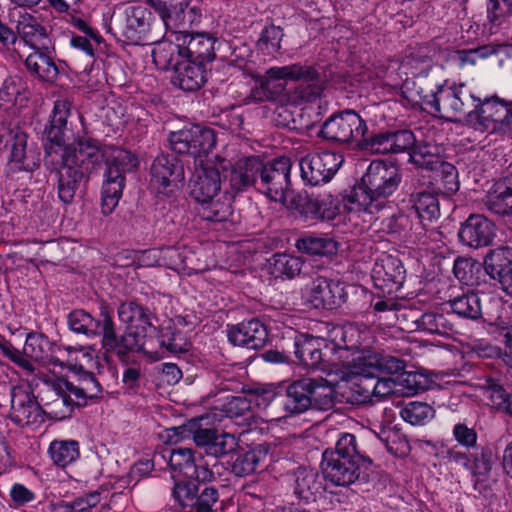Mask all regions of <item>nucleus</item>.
I'll use <instances>...</instances> for the list:
<instances>
[{
	"label": "nucleus",
	"instance_id": "49",
	"mask_svg": "<svg viewBox=\"0 0 512 512\" xmlns=\"http://www.w3.org/2000/svg\"><path fill=\"white\" fill-rule=\"evenodd\" d=\"M453 313L466 318L476 319L481 313L480 301L475 293H466L450 301Z\"/></svg>",
	"mask_w": 512,
	"mask_h": 512
},
{
	"label": "nucleus",
	"instance_id": "44",
	"mask_svg": "<svg viewBox=\"0 0 512 512\" xmlns=\"http://www.w3.org/2000/svg\"><path fill=\"white\" fill-rule=\"evenodd\" d=\"M251 410V401L245 396H231L221 408L215 407L211 412L212 417L221 421L222 417L234 419L243 417Z\"/></svg>",
	"mask_w": 512,
	"mask_h": 512
},
{
	"label": "nucleus",
	"instance_id": "59",
	"mask_svg": "<svg viewBox=\"0 0 512 512\" xmlns=\"http://www.w3.org/2000/svg\"><path fill=\"white\" fill-rule=\"evenodd\" d=\"M237 444L236 437L230 433L216 434L213 443L208 446L206 456H213L218 460L220 456L232 452Z\"/></svg>",
	"mask_w": 512,
	"mask_h": 512
},
{
	"label": "nucleus",
	"instance_id": "38",
	"mask_svg": "<svg viewBox=\"0 0 512 512\" xmlns=\"http://www.w3.org/2000/svg\"><path fill=\"white\" fill-rule=\"evenodd\" d=\"M267 451L259 445L247 452L236 455L231 465V471L238 477H245L257 471L260 464L265 461Z\"/></svg>",
	"mask_w": 512,
	"mask_h": 512
},
{
	"label": "nucleus",
	"instance_id": "13",
	"mask_svg": "<svg viewBox=\"0 0 512 512\" xmlns=\"http://www.w3.org/2000/svg\"><path fill=\"white\" fill-rule=\"evenodd\" d=\"M342 162V156L337 153H309L299 161L301 178L306 185L325 184L333 178Z\"/></svg>",
	"mask_w": 512,
	"mask_h": 512
},
{
	"label": "nucleus",
	"instance_id": "25",
	"mask_svg": "<svg viewBox=\"0 0 512 512\" xmlns=\"http://www.w3.org/2000/svg\"><path fill=\"white\" fill-rule=\"evenodd\" d=\"M261 160L251 156L239 159L230 169L228 184L232 193L245 191L250 186L257 188Z\"/></svg>",
	"mask_w": 512,
	"mask_h": 512
},
{
	"label": "nucleus",
	"instance_id": "52",
	"mask_svg": "<svg viewBox=\"0 0 512 512\" xmlns=\"http://www.w3.org/2000/svg\"><path fill=\"white\" fill-rule=\"evenodd\" d=\"M451 461L473 475H484L490 470L489 460L484 455L481 459H471L467 454L453 450L450 451Z\"/></svg>",
	"mask_w": 512,
	"mask_h": 512
},
{
	"label": "nucleus",
	"instance_id": "30",
	"mask_svg": "<svg viewBox=\"0 0 512 512\" xmlns=\"http://www.w3.org/2000/svg\"><path fill=\"white\" fill-rule=\"evenodd\" d=\"M304 213L313 219L333 220L340 210V200L330 192L311 194L303 206Z\"/></svg>",
	"mask_w": 512,
	"mask_h": 512
},
{
	"label": "nucleus",
	"instance_id": "20",
	"mask_svg": "<svg viewBox=\"0 0 512 512\" xmlns=\"http://www.w3.org/2000/svg\"><path fill=\"white\" fill-rule=\"evenodd\" d=\"M229 341L248 349H260L268 340L266 326L258 319L242 321L228 330Z\"/></svg>",
	"mask_w": 512,
	"mask_h": 512
},
{
	"label": "nucleus",
	"instance_id": "23",
	"mask_svg": "<svg viewBox=\"0 0 512 512\" xmlns=\"http://www.w3.org/2000/svg\"><path fill=\"white\" fill-rule=\"evenodd\" d=\"M210 417H212V414L191 419L178 427H172L167 430L168 436L170 439L175 438V442L191 436L200 451L207 455L208 446L213 443L217 434L215 429L205 428L202 425V422L208 420Z\"/></svg>",
	"mask_w": 512,
	"mask_h": 512
},
{
	"label": "nucleus",
	"instance_id": "43",
	"mask_svg": "<svg viewBox=\"0 0 512 512\" xmlns=\"http://www.w3.org/2000/svg\"><path fill=\"white\" fill-rule=\"evenodd\" d=\"M323 455L332 456L341 459H348L362 463H371V461L364 457L358 450L356 437L351 433H343L338 438L335 449H326Z\"/></svg>",
	"mask_w": 512,
	"mask_h": 512
},
{
	"label": "nucleus",
	"instance_id": "48",
	"mask_svg": "<svg viewBox=\"0 0 512 512\" xmlns=\"http://www.w3.org/2000/svg\"><path fill=\"white\" fill-rule=\"evenodd\" d=\"M310 400H312V407L319 410H329L335 404L334 388L323 379H314Z\"/></svg>",
	"mask_w": 512,
	"mask_h": 512
},
{
	"label": "nucleus",
	"instance_id": "22",
	"mask_svg": "<svg viewBox=\"0 0 512 512\" xmlns=\"http://www.w3.org/2000/svg\"><path fill=\"white\" fill-rule=\"evenodd\" d=\"M494 235L493 223L482 215H471L458 232L460 242L472 248L489 245Z\"/></svg>",
	"mask_w": 512,
	"mask_h": 512
},
{
	"label": "nucleus",
	"instance_id": "57",
	"mask_svg": "<svg viewBox=\"0 0 512 512\" xmlns=\"http://www.w3.org/2000/svg\"><path fill=\"white\" fill-rule=\"evenodd\" d=\"M374 272L383 277L384 281L401 284L404 279V269L400 261L388 258L381 265H376Z\"/></svg>",
	"mask_w": 512,
	"mask_h": 512
},
{
	"label": "nucleus",
	"instance_id": "54",
	"mask_svg": "<svg viewBox=\"0 0 512 512\" xmlns=\"http://www.w3.org/2000/svg\"><path fill=\"white\" fill-rule=\"evenodd\" d=\"M303 262L299 257L287 254H277L274 257L273 273L276 276L294 278L302 270Z\"/></svg>",
	"mask_w": 512,
	"mask_h": 512
},
{
	"label": "nucleus",
	"instance_id": "2",
	"mask_svg": "<svg viewBox=\"0 0 512 512\" xmlns=\"http://www.w3.org/2000/svg\"><path fill=\"white\" fill-rule=\"evenodd\" d=\"M450 109V122L464 121L478 130L512 137V101L496 95L476 99L460 89L450 96Z\"/></svg>",
	"mask_w": 512,
	"mask_h": 512
},
{
	"label": "nucleus",
	"instance_id": "33",
	"mask_svg": "<svg viewBox=\"0 0 512 512\" xmlns=\"http://www.w3.org/2000/svg\"><path fill=\"white\" fill-rule=\"evenodd\" d=\"M411 162L419 167H423L432 171L443 170L445 173V165L447 163L446 148L443 144L427 143L424 146L414 149L410 153Z\"/></svg>",
	"mask_w": 512,
	"mask_h": 512
},
{
	"label": "nucleus",
	"instance_id": "26",
	"mask_svg": "<svg viewBox=\"0 0 512 512\" xmlns=\"http://www.w3.org/2000/svg\"><path fill=\"white\" fill-rule=\"evenodd\" d=\"M310 296L316 307L333 309L343 302V287L339 282L318 276L312 280Z\"/></svg>",
	"mask_w": 512,
	"mask_h": 512
},
{
	"label": "nucleus",
	"instance_id": "16",
	"mask_svg": "<svg viewBox=\"0 0 512 512\" xmlns=\"http://www.w3.org/2000/svg\"><path fill=\"white\" fill-rule=\"evenodd\" d=\"M10 150L9 165L14 170L33 171L40 164L37 146L28 142V135L21 130H11L6 143Z\"/></svg>",
	"mask_w": 512,
	"mask_h": 512
},
{
	"label": "nucleus",
	"instance_id": "51",
	"mask_svg": "<svg viewBox=\"0 0 512 512\" xmlns=\"http://www.w3.org/2000/svg\"><path fill=\"white\" fill-rule=\"evenodd\" d=\"M413 208L422 220L433 221L440 215L438 198L430 193H420L414 201Z\"/></svg>",
	"mask_w": 512,
	"mask_h": 512
},
{
	"label": "nucleus",
	"instance_id": "7",
	"mask_svg": "<svg viewBox=\"0 0 512 512\" xmlns=\"http://www.w3.org/2000/svg\"><path fill=\"white\" fill-rule=\"evenodd\" d=\"M175 45L158 47L153 51L154 62L162 61L176 51L178 56L195 63L206 65L215 58L216 39L207 33L176 32Z\"/></svg>",
	"mask_w": 512,
	"mask_h": 512
},
{
	"label": "nucleus",
	"instance_id": "31",
	"mask_svg": "<svg viewBox=\"0 0 512 512\" xmlns=\"http://www.w3.org/2000/svg\"><path fill=\"white\" fill-rule=\"evenodd\" d=\"M60 388L66 392L70 391L80 406L86 405L88 399L99 397L102 392L98 380L87 371L79 375L77 382L60 379Z\"/></svg>",
	"mask_w": 512,
	"mask_h": 512
},
{
	"label": "nucleus",
	"instance_id": "10",
	"mask_svg": "<svg viewBox=\"0 0 512 512\" xmlns=\"http://www.w3.org/2000/svg\"><path fill=\"white\" fill-rule=\"evenodd\" d=\"M9 418L17 426L32 429H37L44 423V408L30 386L17 385L11 388Z\"/></svg>",
	"mask_w": 512,
	"mask_h": 512
},
{
	"label": "nucleus",
	"instance_id": "36",
	"mask_svg": "<svg viewBox=\"0 0 512 512\" xmlns=\"http://www.w3.org/2000/svg\"><path fill=\"white\" fill-rule=\"evenodd\" d=\"M25 66L30 73L48 82H53L59 73L58 67L53 57L49 54L48 49H35L34 52L27 56Z\"/></svg>",
	"mask_w": 512,
	"mask_h": 512
},
{
	"label": "nucleus",
	"instance_id": "5",
	"mask_svg": "<svg viewBox=\"0 0 512 512\" xmlns=\"http://www.w3.org/2000/svg\"><path fill=\"white\" fill-rule=\"evenodd\" d=\"M274 80H293L299 82L290 96L295 104L314 102L321 96L324 90V82L319 73L312 66L299 63L267 69L260 78L261 89L264 92L269 91Z\"/></svg>",
	"mask_w": 512,
	"mask_h": 512
},
{
	"label": "nucleus",
	"instance_id": "9",
	"mask_svg": "<svg viewBox=\"0 0 512 512\" xmlns=\"http://www.w3.org/2000/svg\"><path fill=\"white\" fill-rule=\"evenodd\" d=\"M103 327L101 331V346L106 354H115L120 361L128 363L130 352L141 351L143 353L158 354L157 351L151 350V344L148 339H138L137 332L125 330L124 333L118 335L116 325L113 320V312L103 319Z\"/></svg>",
	"mask_w": 512,
	"mask_h": 512
},
{
	"label": "nucleus",
	"instance_id": "14",
	"mask_svg": "<svg viewBox=\"0 0 512 512\" xmlns=\"http://www.w3.org/2000/svg\"><path fill=\"white\" fill-rule=\"evenodd\" d=\"M313 378H302L289 384L285 393L278 394L271 403V408H282L283 413L278 418L298 415L312 407L310 392L313 388Z\"/></svg>",
	"mask_w": 512,
	"mask_h": 512
},
{
	"label": "nucleus",
	"instance_id": "56",
	"mask_svg": "<svg viewBox=\"0 0 512 512\" xmlns=\"http://www.w3.org/2000/svg\"><path fill=\"white\" fill-rule=\"evenodd\" d=\"M481 269L479 262L472 258H458L454 262L453 272L455 277L466 285H472L475 281V274Z\"/></svg>",
	"mask_w": 512,
	"mask_h": 512
},
{
	"label": "nucleus",
	"instance_id": "19",
	"mask_svg": "<svg viewBox=\"0 0 512 512\" xmlns=\"http://www.w3.org/2000/svg\"><path fill=\"white\" fill-rule=\"evenodd\" d=\"M364 463L323 455L322 471L326 480L336 486H349L363 473Z\"/></svg>",
	"mask_w": 512,
	"mask_h": 512
},
{
	"label": "nucleus",
	"instance_id": "39",
	"mask_svg": "<svg viewBox=\"0 0 512 512\" xmlns=\"http://www.w3.org/2000/svg\"><path fill=\"white\" fill-rule=\"evenodd\" d=\"M318 473L306 467H298L294 472V493L299 499L309 502L319 490Z\"/></svg>",
	"mask_w": 512,
	"mask_h": 512
},
{
	"label": "nucleus",
	"instance_id": "24",
	"mask_svg": "<svg viewBox=\"0 0 512 512\" xmlns=\"http://www.w3.org/2000/svg\"><path fill=\"white\" fill-rule=\"evenodd\" d=\"M184 170L176 157L160 155L151 166V181L160 193H166L167 188L183 179Z\"/></svg>",
	"mask_w": 512,
	"mask_h": 512
},
{
	"label": "nucleus",
	"instance_id": "42",
	"mask_svg": "<svg viewBox=\"0 0 512 512\" xmlns=\"http://www.w3.org/2000/svg\"><path fill=\"white\" fill-rule=\"evenodd\" d=\"M296 247L310 255H333L337 252L336 241L327 235H306L297 240Z\"/></svg>",
	"mask_w": 512,
	"mask_h": 512
},
{
	"label": "nucleus",
	"instance_id": "60",
	"mask_svg": "<svg viewBox=\"0 0 512 512\" xmlns=\"http://www.w3.org/2000/svg\"><path fill=\"white\" fill-rule=\"evenodd\" d=\"M198 492L197 485L191 481H178L174 484L173 496L183 507L193 506Z\"/></svg>",
	"mask_w": 512,
	"mask_h": 512
},
{
	"label": "nucleus",
	"instance_id": "28",
	"mask_svg": "<svg viewBox=\"0 0 512 512\" xmlns=\"http://www.w3.org/2000/svg\"><path fill=\"white\" fill-rule=\"evenodd\" d=\"M57 350L59 348L43 334L30 333L26 338L23 354L27 359L61 366L62 362L55 355Z\"/></svg>",
	"mask_w": 512,
	"mask_h": 512
},
{
	"label": "nucleus",
	"instance_id": "53",
	"mask_svg": "<svg viewBox=\"0 0 512 512\" xmlns=\"http://www.w3.org/2000/svg\"><path fill=\"white\" fill-rule=\"evenodd\" d=\"M202 451H198L193 467L194 475L199 482H212L216 479L215 469L218 466V460L213 456L204 457Z\"/></svg>",
	"mask_w": 512,
	"mask_h": 512
},
{
	"label": "nucleus",
	"instance_id": "15",
	"mask_svg": "<svg viewBox=\"0 0 512 512\" xmlns=\"http://www.w3.org/2000/svg\"><path fill=\"white\" fill-rule=\"evenodd\" d=\"M156 64L160 65L162 69L172 68L174 71L171 77L172 84L184 91H196L206 81V65L184 58L181 61H177L173 58V55L162 58V61Z\"/></svg>",
	"mask_w": 512,
	"mask_h": 512
},
{
	"label": "nucleus",
	"instance_id": "64",
	"mask_svg": "<svg viewBox=\"0 0 512 512\" xmlns=\"http://www.w3.org/2000/svg\"><path fill=\"white\" fill-rule=\"evenodd\" d=\"M391 152L393 154L410 151L416 142L415 136L410 130H398L391 132Z\"/></svg>",
	"mask_w": 512,
	"mask_h": 512
},
{
	"label": "nucleus",
	"instance_id": "40",
	"mask_svg": "<svg viewBox=\"0 0 512 512\" xmlns=\"http://www.w3.org/2000/svg\"><path fill=\"white\" fill-rule=\"evenodd\" d=\"M486 272L494 279L501 280V276L512 270V248L499 247L489 252L485 261Z\"/></svg>",
	"mask_w": 512,
	"mask_h": 512
},
{
	"label": "nucleus",
	"instance_id": "47",
	"mask_svg": "<svg viewBox=\"0 0 512 512\" xmlns=\"http://www.w3.org/2000/svg\"><path fill=\"white\" fill-rule=\"evenodd\" d=\"M416 83L411 80H407L403 85V96L411 103H421L428 107L430 113L434 116L442 117L440 115V100L436 94L430 96L422 95V90H416Z\"/></svg>",
	"mask_w": 512,
	"mask_h": 512
},
{
	"label": "nucleus",
	"instance_id": "63",
	"mask_svg": "<svg viewBox=\"0 0 512 512\" xmlns=\"http://www.w3.org/2000/svg\"><path fill=\"white\" fill-rule=\"evenodd\" d=\"M218 499L219 493L216 488L205 487L199 494L197 493L192 509L195 512H214L213 506Z\"/></svg>",
	"mask_w": 512,
	"mask_h": 512
},
{
	"label": "nucleus",
	"instance_id": "45",
	"mask_svg": "<svg viewBox=\"0 0 512 512\" xmlns=\"http://www.w3.org/2000/svg\"><path fill=\"white\" fill-rule=\"evenodd\" d=\"M201 17V9L189 4L187 7H183L178 12H175V15H172V17H168V21L164 26L176 36V32H183L180 28L199 23Z\"/></svg>",
	"mask_w": 512,
	"mask_h": 512
},
{
	"label": "nucleus",
	"instance_id": "12",
	"mask_svg": "<svg viewBox=\"0 0 512 512\" xmlns=\"http://www.w3.org/2000/svg\"><path fill=\"white\" fill-rule=\"evenodd\" d=\"M171 149L178 154L194 157L207 155L216 145V134L213 129L201 125L184 127L169 135Z\"/></svg>",
	"mask_w": 512,
	"mask_h": 512
},
{
	"label": "nucleus",
	"instance_id": "8",
	"mask_svg": "<svg viewBox=\"0 0 512 512\" xmlns=\"http://www.w3.org/2000/svg\"><path fill=\"white\" fill-rule=\"evenodd\" d=\"M367 132L365 120L354 110H345L326 119L318 135L334 144H360Z\"/></svg>",
	"mask_w": 512,
	"mask_h": 512
},
{
	"label": "nucleus",
	"instance_id": "34",
	"mask_svg": "<svg viewBox=\"0 0 512 512\" xmlns=\"http://www.w3.org/2000/svg\"><path fill=\"white\" fill-rule=\"evenodd\" d=\"M29 98L27 82L21 75L7 77L0 88V107L9 110Z\"/></svg>",
	"mask_w": 512,
	"mask_h": 512
},
{
	"label": "nucleus",
	"instance_id": "6",
	"mask_svg": "<svg viewBox=\"0 0 512 512\" xmlns=\"http://www.w3.org/2000/svg\"><path fill=\"white\" fill-rule=\"evenodd\" d=\"M153 20L152 12L144 5L120 6L111 16L109 30L130 44L156 42L152 35Z\"/></svg>",
	"mask_w": 512,
	"mask_h": 512
},
{
	"label": "nucleus",
	"instance_id": "3",
	"mask_svg": "<svg viewBox=\"0 0 512 512\" xmlns=\"http://www.w3.org/2000/svg\"><path fill=\"white\" fill-rule=\"evenodd\" d=\"M401 182L399 168L384 161H372L362 177V183L346 198L349 212L374 214L385 206Z\"/></svg>",
	"mask_w": 512,
	"mask_h": 512
},
{
	"label": "nucleus",
	"instance_id": "41",
	"mask_svg": "<svg viewBox=\"0 0 512 512\" xmlns=\"http://www.w3.org/2000/svg\"><path fill=\"white\" fill-rule=\"evenodd\" d=\"M48 453L55 465L64 468L79 458V444L75 440H54Z\"/></svg>",
	"mask_w": 512,
	"mask_h": 512
},
{
	"label": "nucleus",
	"instance_id": "27",
	"mask_svg": "<svg viewBox=\"0 0 512 512\" xmlns=\"http://www.w3.org/2000/svg\"><path fill=\"white\" fill-rule=\"evenodd\" d=\"M321 342L318 338L307 334H297L294 337V354L298 361L308 368L325 370Z\"/></svg>",
	"mask_w": 512,
	"mask_h": 512
},
{
	"label": "nucleus",
	"instance_id": "58",
	"mask_svg": "<svg viewBox=\"0 0 512 512\" xmlns=\"http://www.w3.org/2000/svg\"><path fill=\"white\" fill-rule=\"evenodd\" d=\"M391 132L377 133L374 135L365 134L360 144L362 148L374 153L388 154L391 152Z\"/></svg>",
	"mask_w": 512,
	"mask_h": 512
},
{
	"label": "nucleus",
	"instance_id": "17",
	"mask_svg": "<svg viewBox=\"0 0 512 512\" xmlns=\"http://www.w3.org/2000/svg\"><path fill=\"white\" fill-rule=\"evenodd\" d=\"M349 367L350 372L353 374L377 376L381 373H398L405 368V363L391 355L367 352L354 356Z\"/></svg>",
	"mask_w": 512,
	"mask_h": 512
},
{
	"label": "nucleus",
	"instance_id": "32",
	"mask_svg": "<svg viewBox=\"0 0 512 512\" xmlns=\"http://www.w3.org/2000/svg\"><path fill=\"white\" fill-rule=\"evenodd\" d=\"M110 313L111 310L105 305L100 307L98 318H94L84 310H74L68 316V325L76 333L86 336H100L104 323L103 319L105 316H109Z\"/></svg>",
	"mask_w": 512,
	"mask_h": 512
},
{
	"label": "nucleus",
	"instance_id": "37",
	"mask_svg": "<svg viewBox=\"0 0 512 512\" xmlns=\"http://www.w3.org/2000/svg\"><path fill=\"white\" fill-rule=\"evenodd\" d=\"M54 397L51 401L45 403V417L54 420H63L69 418L75 406H79L75 397L70 391H63L60 388V379L55 384Z\"/></svg>",
	"mask_w": 512,
	"mask_h": 512
},
{
	"label": "nucleus",
	"instance_id": "11",
	"mask_svg": "<svg viewBox=\"0 0 512 512\" xmlns=\"http://www.w3.org/2000/svg\"><path fill=\"white\" fill-rule=\"evenodd\" d=\"M291 168V160L287 157H280L267 164L261 161L257 189L271 200L284 202L291 187Z\"/></svg>",
	"mask_w": 512,
	"mask_h": 512
},
{
	"label": "nucleus",
	"instance_id": "50",
	"mask_svg": "<svg viewBox=\"0 0 512 512\" xmlns=\"http://www.w3.org/2000/svg\"><path fill=\"white\" fill-rule=\"evenodd\" d=\"M283 36L284 33L280 27L267 26L262 30L256 46L263 54L272 55L280 50Z\"/></svg>",
	"mask_w": 512,
	"mask_h": 512
},
{
	"label": "nucleus",
	"instance_id": "61",
	"mask_svg": "<svg viewBox=\"0 0 512 512\" xmlns=\"http://www.w3.org/2000/svg\"><path fill=\"white\" fill-rule=\"evenodd\" d=\"M196 455L190 448H176L171 450L168 463L174 470L192 469Z\"/></svg>",
	"mask_w": 512,
	"mask_h": 512
},
{
	"label": "nucleus",
	"instance_id": "18",
	"mask_svg": "<svg viewBox=\"0 0 512 512\" xmlns=\"http://www.w3.org/2000/svg\"><path fill=\"white\" fill-rule=\"evenodd\" d=\"M118 318L127 330L137 332L138 339H148L153 351L152 332L156 331L153 320L156 316L147 308L135 302H125L118 307Z\"/></svg>",
	"mask_w": 512,
	"mask_h": 512
},
{
	"label": "nucleus",
	"instance_id": "62",
	"mask_svg": "<svg viewBox=\"0 0 512 512\" xmlns=\"http://www.w3.org/2000/svg\"><path fill=\"white\" fill-rule=\"evenodd\" d=\"M191 0H151L154 9L159 13L163 25L168 21V17L175 15L183 7H187Z\"/></svg>",
	"mask_w": 512,
	"mask_h": 512
},
{
	"label": "nucleus",
	"instance_id": "55",
	"mask_svg": "<svg viewBox=\"0 0 512 512\" xmlns=\"http://www.w3.org/2000/svg\"><path fill=\"white\" fill-rule=\"evenodd\" d=\"M400 415L406 422L418 425L432 418L433 409L423 402H409L401 409Z\"/></svg>",
	"mask_w": 512,
	"mask_h": 512
},
{
	"label": "nucleus",
	"instance_id": "46",
	"mask_svg": "<svg viewBox=\"0 0 512 512\" xmlns=\"http://www.w3.org/2000/svg\"><path fill=\"white\" fill-rule=\"evenodd\" d=\"M377 437L392 455L404 456L409 451V444L405 436L392 427H382L377 433Z\"/></svg>",
	"mask_w": 512,
	"mask_h": 512
},
{
	"label": "nucleus",
	"instance_id": "4",
	"mask_svg": "<svg viewBox=\"0 0 512 512\" xmlns=\"http://www.w3.org/2000/svg\"><path fill=\"white\" fill-rule=\"evenodd\" d=\"M221 189V172L212 163L201 164L191 187V196L199 203L197 213L205 221L222 223L232 215L231 198L214 199Z\"/></svg>",
	"mask_w": 512,
	"mask_h": 512
},
{
	"label": "nucleus",
	"instance_id": "29",
	"mask_svg": "<svg viewBox=\"0 0 512 512\" xmlns=\"http://www.w3.org/2000/svg\"><path fill=\"white\" fill-rule=\"evenodd\" d=\"M488 209L498 215H512V174L500 178L487 194Z\"/></svg>",
	"mask_w": 512,
	"mask_h": 512
},
{
	"label": "nucleus",
	"instance_id": "35",
	"mask_svg": "<svg viewBox=\"0 0 512 512\" xmlns=\"http://www.w3.org/2000/svg\"><path fill=\"white\" fill-rule=\"evenodd\" d=\"M152 336L153 339L156 338L162 353L181 354L188 352L191 348V343L184 334L171 324L156 328Z\"/></svg>",
	"mask_w": 512,
	"mask_h": 512
},
{
	"label": "nucleus",
	"instance_id": "1",
	"mask_svg": "<svg viewBox=\"0 0 512 512\" xmlns=\"http://www.w3.org/2000/svg\"><path fill=\"white\" fill-rule=\"evenodd\" d=\"M71 104L66 99L55 101L49 125L45 127L49 144L45 145V161L58 170V196L69 204L82 179L106 162V180L102 187L101 208L105 215L111 214L122 197L125 174L133 171L138 160L130 151L114 147H100L92 138H81L77 148L66 146L65 132Z\"/></svg>",
	"mask_w": 512,
	"mask_h": 512
},
{
	"label": "nucleus",
	"instance_id": "21",
	"mask_svg": "<svg viewBox=\"0 0 512 512\" xmlns=\"http://www.w3.org/2000/svg\"><path fill=\"white\" fill-rule=\"evenodd\" d=\"M14 35L33 49H48L49 34L41 21L28 12L19 13L15 21Z\"/></svg>",
	"mask_w": 512,
	"mask_h": 512
}]
</instances>
